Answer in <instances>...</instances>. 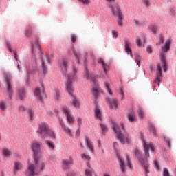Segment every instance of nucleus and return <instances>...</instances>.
Here are the masks:
<instances>
[{
	"instance_id": "2f4dec72",
	"label": "nucleus",
	"mask_w": 176,
	"mask_h": 176,
	"mask_svg": "<svg viewBox=\"0 0 176 176\" xmlns=\"http://www.w3.org/2000/svg\"><path fill=\"white\" fill-rule=\"evenodd\" d=\"M73 52H74V56L77 60V62L79 63V56H80V51H78V50L76 51V50H74Z\"/></svg>"
},
{
	"instance_id": "774afa93",
	"label": "nucleus",
	"mask_w": 176,
	"mask_h": 176,
	"mask_svg": "<svg viewBox=\"0 0 176 176\" xmlns=\"http://www.w3.org/2000/svg\"><path fill=\"white\" fill-rule=\"evenodd\" d=\"M45 60H46L47 63H49V62H50L49 58H46Z\"/></svg>"
},
{
	"instance_id": "393cba45",
	"label": "nucleus",
	"mask_w": 176,
	"mask_h": 176,
	"mask_svg": "<svg viewBox=\"0 0 176 176\" xmlns=\"http://www.w3.org/2000/svg\"><path fill=\"white\" fill-rule=\"evenodd\" d=\"M119 163H120V168L122 170V172L125 171V164L124 161L122 160V158L119 157Z\"/></svg>"
},
{
	"instance_id": "72a5a7b5",
	"label": "nucleus",
	"mask_w": 176,
	"mask_h": 176,
	"mask_svg": "<svg viewBox=\"0 0 176 176\" xmlns=\"http://www.w3.org/2000/svg\"><path fill=\"white\" fill-rule=\"evenodd\" d=\"M10 154H11V153L9 150H8V149L3 150V156L8 157L9 156H10Z\"/></svg>"
},
{
	"instance_id": "473e14b6",
	"label": "nucleus",
	"mask_w": 176,
	"mask_h": 176,
	"mask_svg": "<svg viewBox=\"0 0 176 176\" xmlns=\"http://www.w3.org/2000/svg\"><path fill=\"white\" fill-rule=\"evenodd\" d=\"M136 43L139 47H140L142 45L143 43H142V38L140 37H139V36L136 37Z\"/></svg>"
},
{
	"instance_id": "7ed1b4c3",
	"label": "nucleus",
	"mask_w": 176,
	"mask_h": 176,
	"mask_svg": "<svg viewBox=\"0 0 176 176\" xmlns=\"http://www.w3.org/2000/svg\"><path fill=\"white\" fill-rule=\"evenodd\" d=\"M170 44H171V39H170V38H169L166 41L164 45L162 47V51H160V58L161 60V63H158V65L157 66L158 73H157V76L155 80H154V82L155 83L157 82L158 85H160V82L161 80V78H162V68H163L165 72L167 69L165 53H167V52L169 51L170 47Z\"/></svg>"
},
{
	"instance_id": "69168bd1",
	"label": "nucleus",
	"mask_w": 176,
	"mask_h": 176,
	"mask_svg": "<svg viewBox=\"0 0 176 176\" xmlns=\"http://www.w3.org/2000/svg\"><path fill=\"white\" fill-rule=\"evenodd\" d=\"M19 110H20L21 111H25V109L23 107H21L19 108Z\"/></svg>"
},
{
	"instance_id": "0e129e2a",
	"label": "nucleus",
	"mask_w": 176,
	"mask_h": 176,
	"mask_svg": "<svg viewBox=\"0 0 176 176\" xmlns=\"http://www.w3.org/2000/svg\"><path fill=\"white\" fill-rule=\"evenodd\" d=\"M80 131L79 129H78L76 133V136L78 137L80 135Z\"/></svg>"
},
{
	"instance_id": "4c0bfd02",
	"label": "nucleus",
	"mask_w": 176,
	"mask_h": 176,
	"mask_svg": "<svg viewBox=\"0 0 176 176\" xmlns=\"http://www.w3.org/2000/svg\"><path fill=\"white\" fill-rule=\"evenodd\" d=\"M142 2L146 8H148L151 6V2L149 0H142Z\"/></svg>"
},
{
	"instance_id": "6e6552de",
	"label": "nucleus",
	"mask_w": 176,
	"mask_h": 176,
	"mask_svg": "<svg viewBox=\"0 0 176 176\" xmlns=\"http://www.w3.org/2000/svg\"><path fill=\"white\" fill-rule=\"evenodd\" d=\"M4 79H5V81L6 82L7 89H8L10 98H12V94H13V91L12 89V85L10 84V80H12V77L11 76L6 73L4 74Z\"/></svg>"
},
{
	"instance_id": "680f3d73",
	"label": "nucleus",
	"mask_w": 176,
	"mask_h": 176,
	"mask_svg": "<svg viewBox=\"0 0 176 176\" xmlns=\"http://www.w3.org/2000/svg\"><path fill=\"white\" fill-rule=\"evenodd\" d=\"M147 52H148L149 54L152 53V48H151V47L148 46V47H147Z\"/></svg>"
},
{
	"instance_id": "de8ad7c7",
	"label": "nucleus",
	"mask_w": 176,
	"mask_h": 176,
	"mask_svg": "<svg viewBox=\"0 0 176 176\" xmlns=\"http://www.w3.org/2000/svg\"><path fill=\"white\" fill-rule=\"evenodd\" d=\"M151 30L155 34L157 30V28L155 25H153L151 28Z\"/></svg>"
},
{
	"instance_id": "5701e85b",
	"label": "nucleus",
	"mask_w": 176,
	"mask_h": 176,
	"mask_svg": "<svg viewBox=\"0 0 176 176\" xmlns=\"http://www.w3.org/2000/svg\"><path fill=\"white\" fill-rule=\"evenodd\" d=\"M23 168V164L20 162H15L14 163V173H17L20 169Z\"/></svg>"
},
{
	"instance_id": "4468645a",
	"label": "nucleus",
	"mask_w": 176,
	"mask_h": 176,
	"mask_svg": "<svg viewBox=\"0 0 176 176\" xmlns=\"http://www.w3.org/2000/svg\"><path fill=\"white\" fill-rule=\"evenodd\" d=\"M17 98L23 100L25 98V89L24 88H20L17 92Z\"/></svg>"
},
{
	"instance_id": "58836bf2",
	"label": "nucleus",
	"mask_w": 176,
	"mask_h": 176,
	"mask_svg": "<svg viewBox=\"0 0 176 176\" xmlns=\"http://www.w3.org/2000/svg\"><path fill=\"white\" fill-rule=\"evenodd\" d=\"M133 23L136 25H142V23L140 22V21L138 19H134L133 20Z\"/></svg>"
},
{
	"instance_id": "e433bc0d",
	"label": "nucleus",
	"mask_w": 176,
	"mask_h": 176,
	"mask_svg": "<svg viewBox=\"0 0 176 176\" xmlns=\"http://www.w3.org/2000/svg\"><path fill=\"white\" fill-rule=\"evenodd\" d=\"M141 60H142V58H141L140 55H136V62L139 67L140 65Z\"/></svg>"
},
{
	"instance_id": "cd10ccee",
	"label": "nucleus",
	"mask_w": 176,
	"mask_h": 176,
	"mask_svg": "<svg viewBox=\"0 0 176 176\" xmlns=\"http://www.w3.org/2000/svg\"><path fill=\"white\" fill-rule=\"evenodd\" d=\"M104 85H105V87L108 91V93L110 94V95H112L113 94V91L111 89V85L109 84V82H104Z\"/></svg>"
},
{
	"instance_id": "2eb2a0df",
	"label": "nucleus",
	"mask_w": 176,
	"mask_h": 176,
	"mask_svg": "<svg viewBox=\"0 0 176 176\" xmlns=\"http://www.w3.org/2000/svg\"><path fill=\"white\" fill-rule=\"evenodd\" d=\"M91 91L93 96H95V98H97L100 96V94L102 92L99 87H93Z\"/></svg>"
},
{
	"instance_id": "f704fd0d",
	"label": "nucleus",
	"mask_w": 176,
	"mask_h": 176,
	"mask_svg": "<svg viewBox=\"0 0 176 176\" xmlns=\"http://www.w3.org/2000/svg\"><path fill=\"white\" fill-rule=\"evenodd\" d=\"M120 96L121 97L122 100L124 98V92L123 88H120L119 89Z\"/></svg>"
},
{
	"instance_id": "338daca9",
	"label": "nucleus",
	"mask_w": 176,
	"mask_h": 176,
	"mask_svg": "<svg viewBox=\"0 0 176 176\" xmlns=\"http://www.w3.org/2000/svg\"><path fill=\"white\" fill-rule=\"evenodd\" d=\"M121 127L123 130H124V125L123 124H121Z\"/></svg>"
},
{
	"instance_id": "20e7f679",
	"label": "nucleus",
	"mask_w": 176,
	"mask_h": 176,
	"mask_svg": "<svg viewBox=\"0 0 176 176\" xmlns=\"http://www.w3.org/2000/svg\"><path fill=\"white\" fill-rule=\"evenodd\" d=\"M111 126L115 133L116 137L122 144L131 143V137L127 134H122L115 121H111Z\"/></svg>"
},
{
	"instance_id": "1a4fd4ad",
	"label": "nucleus",
	"mask_w": 176,
	"mask_h": 176,
	"mask_svg": "<svg viewBox=\"0 0 176 176\" xmlns=\"http://www.w3.org/2000/svg\"><path fill=\"white\" fill-rule=\"evenodd\" d=\"M63 112L65 113L67 120L69 124H73L74 122V118L70 113V110L66 106L63 107Z\"/></svg>"
},
{
	"instance_id": "ea45409f",
	"label": "nucleus",
	"mask_w": 176,
	"mask_h": 176,
	"mask_svg": "<svg viewBox=\"0 0 176 176\" xmlns=\"http://www.w3.org/2000/svg\"><path fill=\"white\" fill-rule=\"evenodd\" d=\"M85 175L86 176H92V171L91 169H86L85 170Z\"/></svg>"
},
{
	"instance_id": "0eeeda50",
	"label": "nucleus",
	"mask_w": 176,
	"mask_h": 176,
	"mask_svg": "<svg viewBox=\"0 0 176 176\" xmlns=\"http://www.w3.org/2000/svg\"><path fill=\"white\" fill-rule=\"evenodd\" d=\"M143 146L145 151L144 157L146 160H147V158L149 157L148 151H151L153 153L155 151L154 145L152 143H146L145 141H143Z\"/></svg>"
},
{
	"instance_id": "603ef678",
	"label": "nucleus",
	"mask_w": 176,
	"mask_h": 176,
	"mask_svg": "<svg viewBox=\"0 0 176 176\" xmlns=\"http://www.w3.org/2000/svg\"><path fill=\"white\" fill-rule=\"evenodd\" d=\"M170 14H171V15H172L173 16H175L176 12H175V8H171V9H170Z\"/></svg>"
},
{
	"instance_id": "3c124183",
	"label": "nucleus",
	"mask_w": 176,
	"mask_h": 176,
	"mask_svg": "<svg viewBox=\"0 0 176 176\" xmlns=\"http://www.w3.org/2000/svg\"><path fill=\"white\" fill-rule=\"evenodd\" d=\"M42 68L43 72H46V65H45V60H42Z\"/></svg>"
},
{
	"instance_id": "f257e3e1",
	"label": "nucleus",
	"mask_w": 176,
	"mask_h": 176,
	"mask_svg": "<svg viewBox=\"0 0 176 176\" xmlns=\"http://www.w3.org/2000/svg\"><path fill=\"white\" fill-rule=\"evenodd\" d=\"M41 146L42 144L36 142H33L32 145V150L34 153V161L28 164L27 171L28 176L38 175L39 173L45 170V167L46 166L45 164V160L41 157H38V155L41 153Z\"/></svg>"
},
{
	"instance_id": "4d7b16f0",
	"label": "nucleus",
	"mask_w": 176,
	"mask_h": 176,
	"mask_svg": "<svg viewBox=\"0 0 176 176\" xmlns=\"http://www.w3.org/2000/svg\"><path fill=\"white\" fill-rule=\"evenodd\" d=\"M112 34H113L114 38H117L118 37V32L116 31L113 30L112 32Z\"/></svg>"
},
{
	"instance_id": "8fccbe9b",
	"label": "nucleus",
	"mask_w": 176,
	"mask_h": 176,
	"mask_svg": "<svg viewBox=\"0 0 176 176\" xmlns=\"http://www.w3.org/2000/svg\"><path fill=\"white\" fill-rule=\"evenodd\" d=\"M31 33H32V31L30 29H28L25 32V35L27 36H30L31 35Z\"/></svg>"
},
{
	"instance_id": "f03ea898",
	"label": "nucleus",
	"mask_w": 176,
	"mask_h": 176,
	"mask_svg": "<svg viewBox=\"0 0 176 176\" xmlns=\"http://www.w3.org/2000/svg\"><path fill=\"white\" fill-rule=\"evenodd\" d=\"M60 65L61 69H62L65 78H67L66 89H67V92L70 95H72V104L75 107L78 108L79 107V102H78V99L76 98V96H74V95L72 94V91H74L72 82H74L75 80V78H76V73H77V69H76V66H74V65H73L72 70H73L74 74H69V73H67L68 62L66 59H63V60L60 63Z\"/></svg>"
},
{
	"instance_id": "6e6d98bb",
	"label": "nucleus",
	"mask_w": 176,
	"mask_h": 176,
	"mask_svg": "<svg viewBox=\"0 0 176 176\" xmlns=\"http://www.w3.org/2000/svg\"><path fill=\"white\" fill-rule=\"evenodd\" d=\"M154 166H155V168H156L157 170H159V169H160L159 165H158L157 161H155V162H154Z\"/></svg>"
},
{
	"instance_id": "39448f33",
	"label": "nucleus",
	"mask_w": 176,
	"mask_h": 176,
	"mask_svg": "<svg viewBox=\"0 0 176 176\" xmlns=\"http://www.w3.org/2000/svg\"><path fill=\"white\" fill-rule=\"evenodd\" d=\"M38 133L43 137L50 136L52 139L56 138L54 133L50 130L49 125L45 123H42L39 125Z\"/></svg>"
},
{
	"instance_id": "ddd939ff",
	"label": "nucleus",
	"mask_w": 176,
	"mask_h": 176,
	"mask_svg": "<svg viewBox=\"0 0 176 176\" xmlns=\"http://www.w3.org/2000/svg\"><path fill=\"white\" fill-rule=\"evenodd\" d=\"M109 107L111 109H118L120 105L117 99H116V98H113L112 99H110V100H109Z\"/></svg>"
},
{
	"instance_id": "412c9836",
	"label": "nucleus",
	"mask_w": 176,
	"mask_h": 176,
	"mask_svg": "<svg viewBox=\"0 0 176 176\" xmlns=\"http://www.w3.org/2000/svg\"><path fill=\"white\" fill-rule=\"evenodd\" d=\"M94 113H95L96 118L97 120H102V118H101V117H102L101 111H100V110L98 107H96L94 109Z\"/></svg>"
},
{
	"instance_id": "bf43d9fd",
	"label": "nucleus",
	"mask_w": 176,
	"mask_h": 176,
	"mask_svg": "<svg viewBox=\"0 0 176 176\" xmlns=\"http://www.w3.org/2000/svg\"><path fill=\"white\" fill-rule=\"evenodd\" d=\"M107 3L113 4L116 2V0H106Z\"/></svg>"
},
{
	"instance_id": "a18cd8bd",
	"label": "nucleus",
	"mask_w": 176,
	"mask_h": 176,
	"mask_svg": "<svg viewBox=\"0 0 176 176\" xmlns=\"http://www.w3.org/2000/svg\"><path fill=\"white\" fill-rule=\"evenodd\" d=\"M164 141L166 142V144H167L168 146L169 147L170 146V140L167 137H164Z\"/></svg>"
},
{
	"instance_id": "6ab92c4d",
	"label": "nucleus",
	"mask_w": 176,
	"mask_h": 176,
	"mask_svg": "<svg viewBox=\"0 0 176 176\" xmlns=\"http://www.w3.org/2000/svg\"><path fill=\"white\" fill-rule=\"evenodd\" d=\"M98 63L102 65V67L103 68V70L105 74H107L108 69H109V66L108 65H106L104 62V60L102 59V58H100V59L98 60Z\"/></svg>"
},
{
	"instance_id": "dca6fc26",
	"label": "nucleus",
	"mask_w": 176,
	"mask_h": 176,
	"mask_svg": "<svg viewBox=\"0 0 176 176\" xmlns=\"http://www.w3.org/2000/svg\"><path fill=\"white\" fill-rule=\"evenodd\" d=\"M32 51V53L35 52L36 51L41 52V45L39 44L38 40H36L34 43L33 44Z\"/></svg>"
},
{
	"instance_id": "bb28decb",
	"label": "nucleus",
	"mask_w": 176,
	"mask_h": 176,
	"mask_svg": "<svg viewBox=\"0 0 176 176\" xmlns=\"http://www.w3.org/2000/svg\"><path fill=\"white\" fill-rule=\"evenodd\" d=\"M28 118L30 120H34V110L29 109L28 111Z\"/></svg>"
},
{
	"instance_id": "c03bdc74",
	"label": "nucleus",
	"mask_w": 176,
	"mask_h": 176,
	"mask_svg": "<svg viewBox=\"0 0 176 176\" xmlns=\"http://www.w3.org/2000/svg\"><path fill=\"white\" fill-rule=\"evenodd\" d=\"M138 113L140 118H144V112L141 109H138Z\"/></svg>"
},
{
	"instance_id": "aec40b11",
	"label": "nucleus",
	"mask_w": 176,
	"mask_h": 176,
	"mask_svg": "<svg viewBox=\"0 0 176 176\" xmlns=\"http://www.w3.org/2000/svg\"><path fill=\"white\" fill-rule=\"evenodd\" d=\"M85 72H86V76L87 79H89L90 80H92V82L95 84L96 82V80L94 78V74H89L87 69H85Z\"/></svg>"
},
{
	"instance_id": "423d86ee",
	"label": "nucleus",
	"mask_w": 176,
	"mask_h": 176,
	"mask_svg": "<svg viewBox=\"0 0 176 176\" xmlns=\"http://www.w3.org/2000/svg\"><path fill=\"white\" fill-rule=\"evenodd\" d=\"M135 155L138 157L139 162L141 163L142 166L143 167V169L145 171V176H148V174L150 172L148 163L142 157V155L139 150L136 149L135 151Z\"/></svg>"
},
{
	"instance_id": "a878e982",
	"label": "nucleus",
	"mask_w": 176,
	"mask_h": 176,
	"mask_svg": "<svg viewBox=\"0 0 176 176\" xmlns=\"http://www.w3.org/2000/svg\"><path fill=\"white\" fill-rule=\"evenodd\" d=\"M81 159L83 160V161H85L87 162H89L91 160V157L88 155H85V153H82L81 155Z\"/></svg>"
},
{
	"instance_id": "49530a36",
	"label": "nucleus",
	"mask_w": 176,
	"mask_h": 176,
	"mask_svg": "<svg viewBox=\"0 0 176 176\" xmlns=\"http://www.w3.org/2000/svg\"><path fill=\"white\" fill-rule=\"evenodd\" d=\"M151 130H152V132H153V135L154 136H156L157 135V130H156L155 127L151 126Z\"/></svg>"
},
{
	"instance_id": "e2e57ef3",
	"label": "nucleus",
	"mask_w": 176,
	"mask_h": 176,
	"mask_svg": "<svg viewBox=\"0 0 176 176\" xmlns=\"http://www.w3.org/2000/svg\"><path fill=\"white\" fill-rule=\"evenodd\" d=\"M14 56L16 60H19V56L17 55V54L16 52H14Z\"/></svg>"
},
{
	"instance_id": "f3484780",
	"label": "nucleus",
	"mask_w": 176,
	"mask_h": 176,
	"mask_svg": "<svg viewBox=\"0 0 176 176\" xmlns=\"http://www.w3.org/2000/svg\"><path fill=\"white\" fill-rule=\"evenodd\" d=\"M127 119L131 122H134L136 121L135 115L133 111L131 113L127 114Z\"/></svg>"
},
{
	"instance_id": "a19ab883",
	"label": "nucleus",
	"mask_w": 176,
	"mask_h": 176,
	"mask_svg": "<svg viewBox=\"0 0 176 176\" xmlns=\"http://www.w3.org/2000/svg\"><path fill=\"white\" fill-rule=\"evenodd\" d=\"M126 158H127V164L126 165L130 168H132L133 166H132V164H131V162L129 159V156H126Z\"/></svg>"
},
{
	"instance_id": "09e8293b",
	"label": "nucleus",
	"mask_w": 176,
	"mask_h": 176,
	"mask_svg": "<svg viewBox=\"0 0 176 176\" xmlns=\"http://www.w3.org/2000/svg\"><path fill=\"white\" fill-rule=\"evenodd\" d=\"M164 176H170L169 172L166 168H164Z\"/></svg>"
},
{
	"instance_id": "052dcab7",
	"label": "nucleus",
	"mask_w": 176,
	"mask_h": 176,
	"mask_svg": "<svg viewBox=\"0 0 176 176\" xmlns=\"http://www.w3.org/2000/svg\"><path fill=\"white\" fill-rule=\"evenodd\" d=\"M7 46L10 52H12V47L10 46V44L9 42L7 43Z\"/></svg>"
},
{
	"instance_id": "c9c22d12",
	"label": "nucleus",
	"mask_w": 176,
	"mask_h": 176,
	"mask_svg": "<svg viewBox=\"0 0 176 176\" xmlns=\"http://www.w3.org/2000/svg\"><path fill=\"white\" fill-rule=\"evenodd\" d=\"M118 23L119 26H122L123 21H122V15L118 16Z\"/></svg>"
},
{
	"instance_id": "9b49d317",
	"label": "nucleus",
	"mask_w": 176,
	"mask_h": 176,
	"mask_svg": "<svg viewBox=\"0 0 176 176\" xmlns=\"http://www.w3.org/2000/svg\"><path fill=\"white\" fill-rule=\"evenodd\" d=\"M59 124L61 126V127L65 134L68 135L71 138H72L74 136L72 134V130L69 127H67L65 125L62 119H59Z\"/></svg>"
},
{
	"instance_id": "c85d7f7f",
	"label": "nucleus",
	"mask_w": 176,
	"mask_h": 176,
	"mask_svg": "<svg viewBox=\"0 0 176 176\" xmlns=\"http://www.w3.org/2000/svg\"><path fill=\"white\" fill-rule=\"evenodd\" d=\"M86 145L87 146L91 151H94V146L93 144H91V142L89 140H86Z\"/></svg>"
},
{
	"instance_id": "a211bd4d",
	"label": "nucleus",
	"mask_w": 176,
	"mask_h": 176,
	"mask_svg": "<svg viewBox=\"0 0 176 176\" xmlns=\"http://www.w3.org/2000/svg\"><path fill=\"white\" fill-rule=\"evenodd\" d=\"M73 164V160L72 158H70V160H63V169H67L69 166Z\"/></svg>"
},
{
	"instance_id": "79ce46f5",
	"label": "nucleus",
	"mask_w": 176,
	"mask_h": 176,
	"mask_svg": "<svg viewBox=\"0 0 176 176\" xmlns=\"http://www.w3.org/2000/svg\"><path fill=\"white\" fill-rule=\"evenodd\" d=\"M83 5L88 6L90 3V0H79Z\"/></svg>"
},
{
	"instance_id": "7c9ffc66",
	"label": "nucleus",
	"mask_w": 176,
	"mask_h": 176,
	"mask_svg": "<svg viewBox=\"0 0 176 176\" xmlns=\"http://www.w3.org/2000/svg\"><path fill=\"white\" fill-rule=\"evenodd\" d=\"M46 144H47L48 147L51 149V150H54L55 148V145L54 144V143L52 142H50L49 140L46 141Z\"/></svg>"
},
{
	"instance_id": "5fc2aeb1",
	"label": "nucleus",
	"mask_w": 176,
	"mask_h": 176,
	"mask_svg": "<svg viewBox=\"0 0 176 176\" xmlns=\"http://www.w3.org/2000/svg\"><path fill=\"white\" fill-rule=\"evenodd\" d=\"M72 41L73 43H75L76 41V36L75 34L72 35Z\"/></svg>"
},
{
	"instance_id": "f8f14e48",
	"label": "nucleus",
	"mask_w": 176,
	"mask_h": 176,
	"mask_svg": "<svg viewBox=\"0 0 176 176\" xmlns=\"http://www.w3.org/2000/svg\"><path fill=\"white\" fill-rule=\"evenodd\" d=\"M131 43L129 39H125L124 40V47H125V52L127 53V54H130L132 56V50L131 48Z\"/></svg>"
},
{
	"instance_id": "37998d69",
	"label": "nucleus",
	"mask_w": 176,
	"mask_h": 176,
	"mask_svg": "<svg viewBox=\"0 0 176 176\" xmlns=\"http://www.w3.org/2000/svg\"><path fill=\"white\" fill-rule=\"evenodd\" d=\"M55 98L58 100L60 98V94H59V91H56L55 94Z\"/></svg>"
},
{
	"instance_id": "b1692460",
	"label": "nucleus",
	"mask_w": 176,
	"mask_h": 176,
	"mask_svg": "<svg viewBox=\"0 0 176 176\" xmlns=\"http://www.w3.org/2000/svg\"><path fill=\"white\" fill-rule=\"evenodd\" d=\"M6 109H8V104L6 103V102H4L3 100L2 102H0L1 111L3 112L6 111Z\"/></svg>"
},
{
	"instance_id": "9d476101",
	"label": "nucleus",
	"mask_w": 176,
	"mask_h": 176,
	"mask_svg": "<svg viewBox=\"0 0 176 176\" xmlns=\"http://www.w3.org/2000/svg\"><path fill=\"white\" fill-rule=\"evenodd\" d=\"M111 10L112 12V15L113 16H122V13L120 9V7L117 5H111L110 6Z\"/></svg>"
},
{
	"instance_id": "c756f323",
	"label": "nucleus",
	"mask_w": 176,
	"mask_h": 176,
	"mask_svg": "<svg viewBox=\"0 0 176 176\" xmlns=\"http://www.w3.org/2000/svg\"><path fill=\"white\" fill-rule=\"evenodd\" d=\"M100 128L101 130L102 131V134L104 135L106 132H107L108 131V128L106 125L103 124H100Z\"/></svg>"
},
{
	"instance_id": "864d4df0",
	"label": "nucleus",
	"mask_w": 176,
	"mask_h": 176,
	"mask_svg": "<svg viewBox=\"0 0 176 176\" xmlns=\"http://www.w3.org/2000/svg\"><path fill=\"white\" fill-rule=\"evenodd\" d=\"M161 43H164V37L162 36H160V40L157 44L160 45Z\"/></svg>"
},
{
	"instance_id": "4be33fe9",
	"label": "nucleus",
	"mask_w": 176,
	"mask_h": 176,
	"mask_svg": "<svg viewBox=\"0 0 176 176\" xmlns=\"http://www.w3.org/2000/svg\"><path fill=\"white\" fill-rule=\"evenodd\" d=\"M34 95L40 101H42V95L41 94V90L39 89V88H35Z\"/></svg>"
},
{
	"instance_id": "13d9d810",
	"label": "nucleus",
	"mask_w": 176,
	"mask_h": 176,
	"mask_svg": "<svg viewBox=\"0 0 176 176\" xmlns=\"http://www.w3.org/2000/svg\"><path fill=\"white\" fill-rule=\"evenodd\" d=\"M77 122H78V125L80 126L82 122V120L81 118H79L77 119Z\"/></svg>"
}]
</instances>
